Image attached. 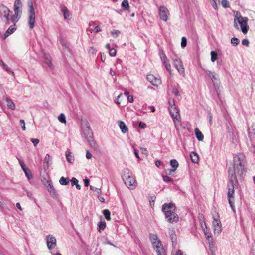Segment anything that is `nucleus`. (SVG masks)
Here are the masks:
<instances>
[{
    "label": "nucleus",
    "mask_w": 255,
    "mask_h": 255,
    "mask_svg": "<svg viewBox=\"0 0 255 255\" xmlns=\"http://www.w3.org/2000/svg\"><path fill=\"white\" fill-rule=\"evenodd\" d=\"M244 156L239 154L234 157V164L229 169V181L230 185L228 186V198L232 209L234 210V188L238 184V180L236 174L242 176L245 173L244 168Z\"/></svg>",
    "instance_id": "f257e3e1"
},
{
    "label": "nucleus",
    "mask_w": 255,
    "mask_h": 255,
    "mask_svg": "<svg viewBox=\"0 0 255 255\" xmlns=\"http://www.w3.org/2000/svg\"><path fill=\"white\" fill-rule=\"evenodd\" d=\"M174 209L175 206L173 203H165L162 206V211L169 222L172 223L178 221L177 214L173 211Z\"/></svg>",
    "instance_id": "f03ea898"
},
{
    "label": "nucleus",
    "mask_w": 255,
    "mask_h": 255,
    "mask_svg": "<svg viewBox=\"0 0 255 255\" xmlns=\"http://www.w3.org/2000/svg\"><path fill=\"white\" fill-rule=\"evenodd\" d=\"M205 235L207 238L211 237V230H213L215 234H219L221 230V224H201Z\"/></svg>",
    "instance_id": "7ed1b4c3"
},
{
    "label": "nucleus",
    "mask_w": 255,
    "mask_h": 255,
    "mask_svg": "<svg viewBox=\"0 0 255 255\" xmlns=\"http://www.w3.org/2000/svg\"><path fill=\"white\" fill-rule=\"evenodd\" d=\"M123 179L126 185L128 188L133 189L136 185V182L135 178L129 175V171L128 169L123 170L122 175Z\"/></svg>",
    "instance_id": "20e7f679"
},
{
    "label": "nucleus",
    "mask_w": 255,
    "mask_h": 255,
    "mask_svg": "<svg viewBox=\"0 0 255 255\" xmlns=\"http://www.w3.org/2000/svg\"><path fill=\"white\" fill-rule=\"evenodd\" d=\"M248 18L243 17L241 15L236 16L234 20V25L236 29L239 30V27L237 24L238 23L240 25L241 29L244 34H246L248 30V26L247 25Z\"/></svg>",
    "instance_id": "39448f33"
},
{
    "label": "nucleus",
    "mask_w": 255,
    "mask_h": 255,
    "mask_svg": "<svg viewBox=\"0 0 255 255\" xmlns=\"http://www.w3.org/2000/svg\"><path fill=\"white\" fill-rule=\"evenodd\" d=\"M28 6V24L30 29H33L35 26V13L31 0H29L27 2Z\"/></svg>",
    "instance_id": "423d86ee"
},
{
    "label": "nucleus",
    "mask_w": 255,
    "mask_h": 255,
    "mask_svg": "<svg viewBox=\"0 0 255 255\" xmlns=\"http://www.w3.org/2000/svg\"><path fill=\"white\" fill-rule=\"evenodd\" d=\"M11 12L9 9L4 5H0V17L6 24H10L9 15Z\"/></svg>",
    "instance_id": "0eeeda50"
},
{
    "label": "nucleus",
    "mask_w": 255,
    "mask_h": 255,
    "mask_svg": "<svg viewBox=\"0 0 255 255\" xmlns=\"http://www.w3.org/2000/svg\"><path fill=\"white\" fill-rule=\"evenodd\" d=\"M83 134L86 140L93 137V132L90 128L89 123L87 121L85 122V126L82 128Z\"/></svg>",
    "instance_id": "6e6552de"
},
{
    "label": "nucleus",
    "mask_w": 255,
    "mask_h": 255,
    "mask_svg": "<svg viewBox=\"0 0 255 255\" xmlns=\"http://www.w3.org/2000/svg\"><path fill=\"white\" fill-rule=\"evenodd\" d=\"M173 105L169 107V111L172 117L174 120H178L180 119L179 112L177 108L175 105L174 100L172 99Z\"/></svg>",
    "instance_id": "1a4fd4ad"
},
{
    "label": "nucleus",
    "mask_w": 255,
    "mask_h": 255,
    "mask_svg": "<svg viewBox=\"0 0 255 255\" xmlns=\"http://www.w3.org/2000/svg\"><path fill=\"white\" fill-rule=\"evenodd\" d=\"M160 18L164 21H167L169 12L165 6H160L159 8Z\"/></svg>",
    "instance_id": "9d476101"
},
{
    "label": "nucleus",
    "mask_w": 255,
    "mask_h": 255,
    "mask_svg": "<svg viewBox=\"0 0 255 255\" xmlns=\"http://www.w3.org/2000/svg\"><path fill=\"white\" fill-rule=\"evenodd\" d=\"M46 243L48 248L53 249L56 246V239L52 235H49L46 237Z\"/></svg>",
    "instance_id": "9b49d317"
},
{
    "label": "nucleus",
    "mask_w": 255,
    "mask_h": 255,
    "mask_svg": "<svg viewBox=\"0 0 255 255\" xmlns=\"http://www.w3.org/2000/svg\"><path fill=\"white\" fill-rule=\"evenodd\" d=\"M147 80L154 86H158L161 83L160 79L156 77L152 74H148L147 75Z\"/></svg>",
    "instance_id": "f8f14e48"
},
{
    "label": "nucleus",
    "mask_w": 255,
    "mask_h": 255,
    "mask_svg": "<svg viewBox=\"0 0 255 255\" xmlns=\"http://www.w3.org/2000/svg\"><path fill=\"white\" fill-rule=\"evenodd\" d=\"M153 247L157 255H165V251L161 242L157 243L156 244L153 245Z\"/></svg>",
    "instance_id": "ddd939ff"
},
{
    "label": "nucleus",
    "mask_w": 255,
    "mask_h": 255,
    "mask_svg": "<svg viewBox=\"0 0 255 255\" xmlns=\"http://www.w3.org/2000/svg\"><path fill=\"white\" fill-rule=\"evenodd\" d=\"M173 61L174 62V65L180 74H184V68L182 64L181 61L177 59H173Z\"/></svg>",
    "instance_id": "4468645a"
},
{
    "label": "nucleus",
    "mask_w": 255,
    "mask_h": 255,
    "mask_svg": "<svg viewBox=\"0 0 255 255\" xmlns=\"http://www.w3.org/2000/svg\"><path fill=\"white\" fill-rule=\"evenodd\" d=\"M16 25L15 24L10 26L4 34L3 38L6 39L10 35L12 34L16 30Z\"/></svg>",
    "instance_id": "2eb2a0df"
},
{
    "label": "nucleus",
    "mask_w": 255,
    "mask_h": 255,
    "mask_svg": "<svg viewBox=\"0 0 255 255\" xmlns=\"http://www.w3.org/2000/svg\"><path fill=\"white\" fill-rule=\"evenodd\" d=\"M87 141L89 143V145L93 148L94 150L98 151L99 150V146L96 143V141L94 140L93 137L92 138H90L87 139Z\"/></svg>",
    "instance_id": "dca6fc26"
},
{
    "label": "nucleus",
    "mask_w": 255,
    "mask_h": 255,
    "mask_svg": "<svg viewBox=\"0 0 255 255\" xmlns=\"http://www.w3.org/2000/svg\"><path fill=\"white\" fill-rule=\"evenodd\" d=\"M118 125L123 133H126L128 132V128L125 125V123L122 121H118Z\"/></svg>",
    "instance_id": "f3484780"
},
{
    "label": "nucleus",
    "mask_w": 255,
    "mask_h": 255,
    "mask_svg": "<svg viewBox=\"0 0 255 255\" xmlns=\"http://www.w3.org/2000/svg\"><path fill=\"white\" fill-rule=\"evenodd\" d=\"M149 238L152 245L156 244L158 242H161L158 236L154 234H150L149 235Z\"/></svg>",
    "instance_id": "a211bd4d"
},
{
    "label": "nucleus",
    "mask_w": 255,
    "mask_h": 255,
    "mask_svg": "<svg viewBox=\"0 0 255 255\" xmlns=\"http://www.w3.org/2000/svg\"><path fill=\"white\" fill-rule=\"evenodd\" d=\"M52 157L49 155L46 154L44 159V168L45 170H47L49 168V162L51 160Z\"/></svg>",
    "instance_id": "6ab92c4d"
},
{
    "label": "nucleus",
    "mask_w": 255,
    "mask_h": 255,
    "mask_svg": "<svg viewBox=\"0 0 255 255\" xmlns=\"http://www.w3.org/2000/svg\"><path fill=\"white\" fill-rule=\"evenodd\" d=\"M191 161L194 163H198L199 160V157L197 153L192 152L190 154Z\"/></svg>",
    "instance_id": "aec40b11"
},
{
    "label": "nucleus",
    "mask_w": 255,
    "mask_h": 255,
    "mask_svg": "<svg viewBox=\"0 0 255 255\" xmlns=\"http://www.w3.org/2000/svg\"><path fill=\"white\" fill-rule=\"evenodd\" d=\"M43 58H44V61H45V63L49 67H50V68H52L53 65H52V64L51 63V57H50V55H48V54H45L43 56Z\"/></svg>",
    "instance_id": "412c9836"
},
{
    "label": "nucleus",
    "mask_w": 255,
    "mask_h": 255,
    "mask_svg": "<svg viewBox=\"0 0 255 255\" xmlns=\"http://www.w3.org/2000/svg\"><path fill=\"white\" fill-rule=\"evenodd\" d=\"M195 133L196 135V137L198 141H202L204 139L203 134L202 132L199 130L198 128H196L195 129Z\"/></svg>",
    "instance_id": "4be33fe9"
},
{
    "label": "nucleus",
    "mask_w": 255,
    "mask_h": 255,
    "mask_svg": "<svg viewBox=\"0 0 255 255\" xmlns=\"http://www.w3.org/2000/svg\"><path fill=\"white\" fill-rule=\"evenodd\" d=\"M6 101L7 106L9 109H10L11 110L15 109V105L11 99L9 98H6Z\"/></svg>",
    "instance_id": "5701e85b"
},
{
    "label": "nucleus",
    "mask_w": 255,
    "mask_h": 255,
    "mask_svg": "<svg viewBox=\"0 0 255 255\" xmlns=\"http://www.w3.org/2000/svg\"><path fill=\"white\" fill-rule=\"evenodd\" d=\"M65 155L66 159L68 162L73 163L74 162V157L71 152L69 151H66Z\"/></svg>",
    "instance_id": "b1692460"
},
{
    "label": "nucleus",
    "mask_w": 255,
    "mask_h": 255,
    "mask_svg": "<svg viewBox=\"0 0 255 255\" xmlns=\"http://www.w3.org/2000/svg\"><path fill=\"white\" fill-rule=\"evenodd\" d=\"M47 190L53 196L56 195V191L52 183L48 184V185L46 186Z\"/></svg>",
    "instance_id": "393cba45"
},
{
    "label": "nucleus",
    "mask_w": 255,
    "mask_h": 255,
    "mask_svg": "<svg viewBox=\"0 0 255 255\" xmlns=\"http://www.w3.org/2000/svg\"><path fill=\"white\" fill-rule=\"evenodd\" d=\"M206 74L212 80L213 82L215 84V81L217 80V77H216V75L214 72H212L210 71H206Z\"/></svg>",
    "instance_id": "a878e982"
},
{
    "label": "nucleus",
    "mask_w": 255,
    "mask_h": 255,
    "mask_svg": "<svg viewBox=\"0 0 255 255\" xmlns=\"http://www.w3.org/2000/svg\"><path fill=\"white\" fill-rule=\"evenodd\" d=\"M61 11L63 13L64 18L68 19L70 15L68 9L65 6H63L62 7Z\"/></svg>",
    "instance_id": "bb28decb"
},
{
    "label": "nucleus",
    "mask_w": 255,
    "mask_h": 255,
    "mask_svg": "<svg viewBox=\"0 0 255 255\" xmlns=\"http://www.w3.org/2000/svg\"><path fill=\"white\" fill-rule=\"evenodd\" d=\"M59 183L62 185H67L69 183V178L61 177L59 180Z\"/></svg>",
    "instance_id": "cd10ccee"
},
{
    "label": "nucleus",
    "mask_w": 255,
    "mask_h": 255,
    "mask_svg": "<svg viewBox=\"0 0 255 255\" xmlns=\"http://www.w3.org/2000/svg\"><path fill=\"white\" fill-rule=\"evenodd\" d=\"M19 17H18V14L14 13L11 18H10V24L12 23L13 24H15L19 20Z\"/></svg>",
    "instance_id": "c85d7f7f"
},
{
    "label": "nucleus",
    "mask_w": 255,
    "mask_h": 255,
    "mask_svg": "<svg viewBox=\"0 0 255 255\" xmlns=\"http://www.w3.org/2000/svg\"><path fill=\"white\" fill-rule=\"evenodd\" d=\"M170 164L171 167L175 170L179 166L178 162L175 159L171 160L170 161Z\"/></svg>",
    "instance_id": "c756f323"
},
{
    "label": "nucleus",
    "mask_w": 255,
    "mask_h": 255,
    "mask_svg": "<svg viewBox=\"0 0 255 255\" xmlns=\"http://www.w3.org/2000/svg\"><path fill=\"white\" fill-rule=\"evenodd\" d=\"M90 189L94 192H95L96 194L99 195L101 193V190L100 188L94 187L93 185L90 186Z\"/></svg>",
    "instance_id": "7c9ffc66"
},
{
    "label": "nucleus",
    "mask_w": 255,
    "mask_h": 255,
    "mask_svg": "<svg viewBox=\"0 0 255 255\" xmlns=\"http://www.w3.org/2000/svg\"><path fill=\"white\" fill-rule=\"evenodd\" d=\"M122 6L126 10H128L129 8L128 1L127 0H124L122 2Z\"/></svg>",
    "instance_id": "2f4dec72"
},
{
    "label": "nucleus",
    "mask_w": 255,
    "mask_h": 255,
    "mask_svg": "<svg viewBox=\"0 0 255 255\" xmlns=\"http://www.w3.org/2000/svg\"><path fill=\"white\" fill-rule=\"evenodd\" d=\"M103 214L105 217V218L108 220L110 221L111 219L110 218V212L108 209H105L103 211Z\"/></svg>",
    "instance_id": "473e14b6"
},
{
    "label": "nucleus",
    "mask_w": 255,
    "mask_h": 255,
    "mask_svg": "<svg viewBox=\"0 0 255 255\" xmlns=\"http://www.w3.org/2000/svg\"><path fill=\"white\" fill-rule=\"evenodd\" d=\"M213 223L215 222L216 223H220V220L219 219V216L218 214L216 213L215 211V214H213Z\"/></svg>",
    "instance_id": "72a5a7b5"
},
{
    "label": "nucleus",
    "mask_w": 255,
    "mask_h": 255,
    "mask_svg": "<svg viewBox=\"0 0 255 255\" xmlns=\"http://www.w3.org/2000/svg\"><path fill=\"white\" fill-rule=\"evenodd\" d=\"M58 119L59 121L62 123H65L66 122L65 115L63 113H61L59 115V116L58 117Z\"/></svg>",
    "instance_id": "f704fd0d"
},
{
    "label": "nucleus",
    "mask_w": 255,
    "mask_h": 255,
    "mask_svg": "<svg viewBox=\"0 0 255 255\" xmlns=\"http://www.w3.org/2000/svg\"><path fill=\"white\" fill-rule=\"evenodd\" d=\"M211 60L212 62H214L217 58V53L215 51L211 52Z\"/></svg>",
    "instance_id": "c9c22d12"
},
{
    "label": "nucleus",
    "mask_w": 255,
    "mask_h": 255,
    "mask_svg": "<svg viewBox=\"0 0 255 255\" xmlns=\"http://www.w3.org/2000/svg\"><path fill=\"white\" fill-rule=\"evenodd\" d=\"M221 4L224 8H227L230 7L229 2L227 0H222L221 1Z\"/></svg>",
    "instance_id": "e433bc0d"
},
{
    "label": "nucleus",
    "mask_w": 255,
    "mask_h": 255,
    "mask_svg": "<svg viewBox=\"0 0 255 255\" xmlns=\"http://www.w3.org/2000/svg\"><path fill=\"white\" fill-rule=\"evenodd\" d=\"M231 43L234 46H237L239 43V40L237 38L233 37L231 40Z\"/></svg>",
    "instance_id": "4c0bfd02"
},
{
    "label": "nucleus",
    "mask_w": 255,
    "mask_h": 255,
    "mask_svg": "<svg viewBox=\"0 0 255 255\" xmlns=\"http://www.w3.org/2000/svg\"><path fill=\"white\" fill-rule=\"evenodd\" d=\"M187 45V39L186 37H183L181 39V47L184 48Z\"/></svg>",
    "instance_id": "58836bf2"
},
{
    "label": "nucleus",
    "mask_w": 255,
    "mask_h": 255,
    "mask_svg": "<svg viewBox=\"0 0 255 255\" xmlns=\"http://www.w3.org/2000/svg\"><path fill=\"white\" fill-rule=\"evenodd\" d=\"M25 174L29 180H30L33 178L31 171L29 169L28 170V171H25Z\"/></svg>",
    "instance_id": "ea45409f"
},
{
    "label": "nucleus",
    "mask_w": 255,
    "mask_h": 255,
    "mask_svg": "<svg viewBox=\"0 0 255 255\" xmlns=\"http://www.w3.org/2000/svg\"><path fill=\"white\" fill-rule=\"evenodd\" d=\"M0 64L6 71H10L8 67L3 62L2 60L0 61Z\"/></svg>",
    "instance_id": "a19ab883"
},
{
    "label": "nucleus",
    "mask_w": 255,
    "mask_h": 255,
    "mask_svg": "<svg viewBox=\"0 0 255 255\" xmlns=\"http://www.w3.org/2000/svg\"><path fill=\"white\" fill-rule=\"evenodd\" d=\"M164 64L165 65V67L166 69L168 70L169 74L171 75V65L170 64L167 63L166 61H164Z\"/></svg>",
    "instance_id": "79ce46f5"
},
{
    "label": "nucleus",
    "mask_w": 255,
    "mask_h": 255,
    "mask_svg": "<svg viewBox=\"0 0 255 255\" xmlns=\"http://www.w3.org/2000/svg\"><path fill=\"white\" fill-rule=\"evenodd\" d=\"M22 6V3L20 0H16L14 2V7H18L20 8Z\"/></svg>",
    "instance_id": "37998d69"
},
{
    "label": "nucleus",
    "mask_w": 255,
    "mask_h": 255,
    "mask_svg": "<svg viewBox=\"0 0 255 255\" xmlns=\"http://www.w3.org/2000/svg\"><path fill=\"white\" fill-rule=\"evenodd\" d=\"M42 182L43 184L45 185V187L47 185H48V184L51 183V182L49 180L47 179L46 178H43L42 180Z\"/></svg>",
    "instance_id": "c03bdc74"
},
{
    "label": "nucleus",
    "mask_w": 255,
    "mask_h": 255,
    "mask_svg": "<svg viewBox=\"0 0 255 255\" xmlns=\"http://www.w3.org/2000/svg\"><path fill=\"white\" fill-rule=\"evenodd\" d=\"M162 178H163V180L165 182H169L173 181V179L171 177L163 175Z\"/></svg>",
    "instance_id": "a18cd8bd"
},
{
    "label": "nucleus",
    "mask_w": 255,
    "mask_h": 255,
    "mask_svg": "<svg viewBox=\"0 0 255 255\" xmlns=\"http://www.w3.org/2000/svg\"><path fill=\"white\" fill-rule=\"evenodd\" d=\"M120 33V32L119 30H113L111 31V34L114 38H116Z\"/></svg>",
    "instance_id": "49530a36"
},
{
    "label": "nucleus",
    "mask_w": 255,
    "mask_h": 255,
    "mask_svg": "<svg viewBox=\"0 0 255 255\" xmlns=\"http://www.w3.org/2000/svg\"><path fill=\"white\" fill-rule=\"evenodd\" d=\"M109 54L111 56H115L116 55V50L114 48H111L109 50Z\"/></svg>",
    "instance_id": "de8ad7c7"
},
{
    "label": "nucleus",
    "mask_w": 255,
    "mask_h": 255,
    "mask_svg": "<svg viewBox=\"0 0 255 255\" xmlns=\"http://www.w3.org/2000/svg\"><path fill=\"white\" fill-rule=\"evenodd\" d=\"M20 123L21 125V128H22V130H23V131L25 130L26 127H25V124L24 120L23 119H21L20 120Z\"/></svg>",
    "instance_id": "09e8293b"
},
{
    "label": "nucleus",
    "mask_w": 255,
    "mask_h": 255,
    "mask_svg": "<svg viewBox=\"0 0 255 255\" xmlns=\"http://www.w3.org/2000/svg\"><path fill=\"white\" fill-rule=\"evenodd\" d=\"M71 182L72 186L76 185L77 183H78V180L75 177L72 178Z\"/></svg>",
    "instance_id": "8fccbe9b"
},
{
    "label": "nucleus",
    "mask_w": 255,
    "mask_h": 255,
    "mask_svg": "<svg viewBox=\"0 0 255 255\" xmlns=\"http://www.w3.org/2000/svg\"><path fill=\"white\" fill-rule=\"evenodd\" d=\"M31 141L32 142L34 146H36L39 142V140L36 138H31Z\"/></svg>",
    "instance_id": "3c124183"
},
{
    "label": "nucleus",
    "mask_w": 255,
    "mask_h": 255,
    "mask_svg": "<svg viewBox=\"0 0 255 255\" xmlns=\"http://www.w3.org/2000/svg\"><path fill=\"white\" fill-rule=\"evenodd\" d=\"M106 227V224H99V226L98 228V231L101 232L102 231L104 230Z\"/></svg>",
    "instance_id": "603ef678"
},
{
    "label": "nucleus",
    "mask_w": 255,
    "mask_h": 255,
    "mask_svg": "<svg viewBox=\"0 0 255 255\" xmlns=\"http://www.w3.org/2000/svg\"><path fill=\"white\" fill-rule=\"evenodd\" d=\"M172 93H173V94H174L175 95H176L177 96H180L178 89L177 88H174L173 89Z\"/></svg>",
    "instance_id": "864d4df0"
},
{
    "label": "nucleus",
    "mask_w": 255,
    "mask_h": 255,
    "mask_svg": "<svg viewBox=\"0 0 255 255\" xmlns=\"http://www.w3.org/2000/svg\"><path fill=\"white\" fill-rule=\"evenodd\" d=\"M242 44L243 45L248 46L249 44V40L247 39H244L242 41Z\"/></svg>",
    "instance_id": "5fc2aeb1"
},
{
    "label": "nucleus",
    "mask_w": 255,
    "mask_h": 255,
    "mask_svg": "<svg viewBox=\"0 0 255 255\" xmlns=\"http://www.w3.org/2000/svg\"><path fill=\"white\" fill-rule=\"evenodd\" d=\"M140 149L141 150V152H142V154H145L146 156L148 155V151L147 150V149L146 148L141 147L140 148Z\"/></svg>",
    "instance_id": "6e6d98bb"
},
{
    "label": "nucleus",
    "mask_w": 255,
    "mask_h": 255,
    "mask_svg": "<svg viewBox=\"0 0 255 255\" xmlns=\"http://www.w3.org/2000/svg\"><path fill=\"white\" fill-rule=\"evenodd\" d=\"M86 157L88 159H90L92 158V155L89 150H87Z\"/></svg>",
    "instance_id": "4d7b16f0"
},
{
    "label": "nucleus",
    "mask_w": 255,
    "mask_h": 255,
    "mask_svg": "<svg viewBox=\"0 0 255 255\" xmlns=\"http://www.w3.org/2000/svg\"><path fill=\"white\" fill-rule=\"evenodd\" d=\"M250 255H255V244L252 246Z\"/></svg>",
    "instance_id": "13d9d810"
},
{
    "label": "nucleus",
    "mask_w": 255,
    "mask_h": 255,
    "mask_svg": "<svg viewBox=\"0 0 255 255\" xmlns=\"http://www.w3.org/2000/svg\"><path fill=\"white\" fill-rule=\"evenodd\" d=\"M14 13L15 14H19V13L21 12V11L20 10V8H18L17 7H14Z\"/></svg>",
    "instance_id": "bf43d9fd"
},
{
    "label": "nucleus",
    "mask_w": 255,
    "mask_h": 255,
    "mask_svg": "<svg viewBox=\"0 0 255 255\" xmlns=\"http://www.w3.org/2000/svg\"><path fill=\"white\" fill-rule=\"evenodd\" d=\"M208 118H209V123H210V125H212V116L211 114V113H209L208 114Z\"/></svg>",
    "instance_id": "052dcab7"
},
{
    "label": "nucleus",
    "mask_w": 255,
    "mask_h": 255,
    "mask_svg": "<svg viewBox=\"0 0 255 255\" xmlns=\"http://www.w3.org/2000/svg\"><path fill=\"white\" fill-rule=\"evenodd\" d=\"M128 100L130 103L133 102V96L132 95H128Z\"/></svg>",
    "instance_id": "680f3d73"
},
{
    "label": "nucleus",
    "mask_w": 255,
    "mask_h": 255,
    "mask_svg": "<svg viewBox=\"0 0 255 255\" xmlns=\"http://www.w3.org/2000/svg\"><path fill=\"white\" fill-rule=\"evenodd\" d=\"M250 150L253 153L255 154V145H252L250 148Z\"/></svg>",
    "instance_id": "e2e57ef3"
},
{
    "label": "nucleus",
    "mask_w": 255,
    "mask_h": 255,
    "mask_svg": "<svg viewBox=\"0 0 255 255\" xmlns=\"http://www.w3.org/2000/svg\"><path fill=\"white\" fill-rule=\"evenodd\" d=\"M18 160L22 169L26 167L24 163L22 161L20 160V159H18Z\"/></svg>",
    "instance_id": "0e129e2a"
},
{
    "label": "nucleus",
    "mask_w": 255,
    "mask_h": 255,
    "mask_svg": "<svg viewBox=\"0 0 255 255\" xmlns=\"http://www.w3.org/2000/svg\"><path fill=\"white\" fill-rule=\"evenodd\" d=\"M84 182L85 186H88L89 185L90 180L86 178V179H84Z\"/></svg>",
    "instance_id": "69168bd1"
},
{
    "label": "nucleus",
    "mask_w": 255,
    "mask_h": 255,
    "mask_svg": "<svg viewBox=\"0 0 255 255\" xmlns=\"http://www.w3.org/2000/svg\"><path fill=\"white\" fill-rule=\"evenodd\" d=\"M161 59L162 61H163V63H164V61H166V56L165 54L162 52V56L161 57Z\"/></svg>",
    "instance_id": "338daca9"
},
{
    "label": "nucleus",
    "mask_w": 255,
    "mask_h": 255,
    "mask_svg": "<svg viewBox=\"0 0 255 255\" xmlns=\"http://www.w3.org/2000/svg\"><path fill=\"white\" fill-rule=\"evenodd\" d=\"M176 255H183L182 251H181V250H178L176 252Z\"/></svg>",
    "instance_id": "774afa93"
}]
</instances>
